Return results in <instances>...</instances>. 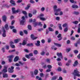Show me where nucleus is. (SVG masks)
Here are the masks:
<instances>
[{
    "label": "nucleus",
    "instance_id": "1",
    "mask_svg": "<svg viewBox=\"0 0 80 80\" xmlns=\"http://www.w3.org/2000/svg\"><path fill=\"white\" fill-rule=\"evenodd\" d=\"M79 72L77 70L75 69L74 70L73 72L72 73V74L77 75V77H80V74H79Z\"/></svg>",
    "mask_w": 80,
    "mask_h": 80
},
{
    "label": "nucleus",
    "instance_id": "2",
    "mask_svg": "<svg viewBox=\"0 0 80 80\" xmlns=\"http://www.w3.org/2000/svg\"><path fill=\"white\" fill-rule=\"evenodd\" d=\"M22 20L20 22V24L22 25H24V23L25 22V17L22 16Z\"/></svg>",
    "mask_w": 80,
    "mask_h": 80
},
{
    "label": "nucleus",
    "instance_id": "3",
    "mask_svg": "<svg viewBox=\"0 0 80 80\" xmlns=\"http://www.w3.org/2000/svg\"><path fill=\"white\" fill-rule=\"evenodd\" d=\"M12 44H14V42L12 41H11L10 42V45L11 47L12 48H15V46H14V45H12Z\"/></svg>",
    "mask_w": 80,
    "mask_h": 80
},
{
    "label": "nucleus",
    "instance_id": "4",
    "mask_svg": "<svg viewBox=\"0 0 80 80\" xmlns=\"http://www.w3.org/2000/svg\"><path fill=\"white\" fill-rule=\"evenodd\" d=\"M2 30H3V33L2 34V37H6V31H5V29L4 28H2Z\"/></svg>",
    "mask_w": 80,
    "mask_h": 80
},
{
    "label": "nucleus",
    "instance_id": "5",
    "mask_svg": "<svg viewBox=\"0 0 80 80\" xmlns=\"http://www.w3.org/2000/svg\"><path fill=\"white\" fill-rule=\"evenodd\" d=\"M57 55L59 57V58H61L62 59L63 58V56H62V54L61 52H57Z\"/></svg>",
    "mask_w": 80,
    "mask_h": 80
},
{
    "label": "nucleus",
    "instance_id": "6",
    "mask_svg": "<svg viewBox=\"0 0 80 80\" xmlns=\"http://www.w3.org/2000/svg\"><path fill=\"white\" fill-rule=\"evenodd\" d=\"M31 37L33 40H35V39H37L38 38L37 37H34V35L32 34L31 35Z\"/></svg>",
    "mask_w": 80,
    "mask_h": 80
},
{
    "label": "nucleus",
    "instance_id": "7",
    "mask_svg": "<svg viewBox=\"0 0 80 80\" xmlns=\"http://www.w3.org/2000/svg\"><path fill=\"white\" fill-rule=\"evenodd\" d=\"M8 71L9 73H13L14 72V70L11 69L10 68H8Z\"/></svg>",
    "mask_w": 80,
    "mask_h": 80
},
{
    "label": "nucleus",
    "instance_id": "8",
    "mask_svg": "<svg viewBox=\"0 0 80 80\" xmlns=\"http://www.w3.org/2000/svg\"><path fill=\"white\" fill-rule=\"evenodd\" d=\"M8 74L6 73H4L2 74V77L3 78H8Z\"/></svg>",
    "mask_w": 80,
    "mask_h": 80
},
{
    "label": "nucleus",
    "instance_id": "9",
    "mask_svg": "<svg viewBox=\"0 0 80 80\" xmlns=\"http://www.w3.org/2000/svg\"><path fill=\"white\" fill-rule=\"evenodd\" d=\"M2 20L4 22H6L7 20V16H2Z\"/></svg>",
    "mask_w": 80,
    "mask_h": 80
},
{
    "label": "nucleus",
    "instance_id": "10",
    "mask_svg": "<svg viewBox=\"0 0 80 80\" xmlns=\"http://www.w3.org/2000/svg\"><path fill=\"white\" fill-rule=\"evenodd\" d=\"M40 42L39 41H37V43H35V45L36 46H37V47H39V46H40Z\"/></svg>",
    "mask_w": 80,
    "mask_h": 80
},
{
    "label": "nucleus",
    "instance_id": "11",
    "mask_svg": "<svg viewBox=\"0 0 80 80\" xmlns=\"http://www.w3.org/2000/svg\"><path fill=\"white\" fill-rule=\"evenodd\" d=\"M10 3L12 4V5H15V1L13 0H11L10 1Z\"/></svg>",
    "mask_w": 80,
    "mask_h": 80
},
{
    "label": "nucleus",
    "instance_id": "12",
    "mask_svg": "<svg viewBox=\"0 0 80 80\" xmlns=\"http://www.w3.org/2000/svg\"><path fill=\"white\" fill-rule=\"evenodd\" d=\"M20 39L18 38L14 40V42L15 43H17L20 42Z\"/></svg>",
    "mask_w": 80,
    "mask_h": 80
},
{
    "label": "nucleus",
    "instance_id": "13",
    "mask_svg": "<svg viewBox=\"0 0 80 80\" xmlns=\"http://www.w3.org/2000/svg\"><path fill=\"white\" fill-rule=\"evenodd\" d=\"M54 44L55 45H56V46H57V47H62V45L60 44H58L56 43H54Z\"/></svg>",
    "mask_w": 80,
    "mask_h": 80
},
{
    "label": "nucleus",
    "instance_id": "14",
    "mask_svg": "<svg viewBox=\"0 0 80 80\" xmlns=\"http://www.w3.org/2000/svg\"><path fill=\"white\" fill-rule=\"evenodd\" d=\"M72 8H78V6L76 5H73L72 6Z\"/></svg>",
    "mask_w": 80,
    "mask_h": 80
},
{
    "label": "nucleus",
    "instance_id": "15",
    "mask_svg": "<svg viewBox=\"0 0 80 80\" xmlns=\"http://www.w3.org/2000/svg\"><path fill=\"white\" fill-rule=\"evenodd\" d=\"M30 5H31L30 4H28L27 5V7L25 8V10H28L29 9V8L30 7Z\"/></svg>",
    "mask_w": 80,
    "mask_h": 80
},
{
    "label": "nucleus",
    "instance_id": "16",
    "mask_svg": "<svg viewBox=\"0 0 80 80\" xmlns=\"http://www.w3.org/2000/svg\"><path fill=\"white\" fill-rule=\"evenodd\" d=\"M78 63V62H77V61H76L74 62V64H73V66L76 67V66H77Z\"/></svg>",
    "mask_w": 80,
    "mask_h": 80
},
{
    "label": "nucleus",
    "instance_id": "17",
    "mask_svg": "<svg viewBox=\"0 0 80 80\" xmlns=\"http://www.w3.org/2000/svg\"><path fill=\"white\" fill-rule=\"evenodd\" d=\"M26 46L27 47H33V44L32 43H28Z\"/></svg>",
    "mask_w": 80,
    "mask_h": 80
},
{
    "label": "nucleus",
    "instance_id": "18",
    "mask_svg": "<svg viewBox=\"0 0 80 80\" xmlns=\"http://www.w3.org/2000/svg\"><path fill=\"white\" fill-rule=\"evenodd\" d=\"M27 43V41H25V40H24L22 43V45L25 46V45H26Z\"/></svg>",
    "mask_w": 80,
    "mask_h": 80
},
{
    "label": "nucleus",
    "instance_id": "19",
    "mask_svg": "<svg viewBox=\"0 0 80 80\" xmlns=\"http://www.w3.org/2000/svg\"><path fill=\"white\" fill-rule=\"evenodd\" d=\"M6 30H8V25L7 24H6L4 26Z\"/></svg>",
    "mask_w": 80,
    "mask_h": 80
},
{
    "label": "nucleus",
    "instance_id": "20",
    "mask_svg": "<svg viewBox=\"0 0 80 80\" xmlns=\"http://www.w3.org/2000/svg\"><path fill=\"white\" fill-rule=\"evenodd\" d=\"M48 30L49 32H53L54 30L51 27H49L48 28Z\"/></svg>",
    "mask_w": 80,
    "mask_h": 80
},
{
    "label": "nucleus",
    "instance_id": "21",
    "mask_svg": "<svg viewBox=\"0 0 80 80\" xmlns=\"http://www.w3.org/2000/svg\"><path fill=\"white\" fill-rule=\"evenodd\" d=\"M18 59H19V58L18 56H16L15 57L14 59V62H17L18 60Z\"/></svg>",
    "mask_w": 80,
    "mask_h": 80
},
{
    "label": "nucleus",
    "instance_id": "22",
    "mask_svg": "<svg viewBox=\"0 0 80 80\" xmlns=\"http://www.w3.org/2000/svg\"><path fill=\"white\" fill-rule=\"evenodd\" d=\"M38 71L37 69H36L34 71V74L35 75H37V74H38Z\"/></svg>",
    "mask_w": 80,
    "mask_h": 80
},
{
    "label": "nucleus",
    "instance_id": "23",
    "mask_svg": "<svg viewBox=\"0 0 80 80\" xmlns=\"http://www.w3.org/2000/svg\"><path fill=\"white\" fill-rule=\"evenodd\" d=\"M58 78V77L57 76H53L52 78V79L51 80H56L57 78Z\"/></svg>",
    "mask_w": 80,
    "mask_h": 80
},
{
    "label": "nucleus",
    "instance_id": "24",
    "mask_svg": "<svg viewBox=\"0 0 80 80\" xmlns=\"http://www.w3.org/2000/svg\"><path fill=\"white\" fill-rule=\"evenodd\" d=\"M6 72H7V69H4L1 73H6Z\"/></svg>",
    "mask_w": 80,
    "mask_h": 80
},
{
    "label": "nucleus",
    "instance_id": "25",
    "mask_svg": "<svg viewBox=\"0 0 80 80\" xmlns=\"http://www.w3.org/2000/svg\"><path fill=\"white\" fill-rule=\"evenodd\" d=\"M53 8L54 10V12H55V11L57 10V5H55L54 6Z\"/></svg>",
    "mask_w": 80,
    "mask_h": 80
},
{
    "label": "nucleus",
    "instance_id": "26",
    "mask_svg": "<svg viewBox=\"0 0 80 80\" xmlns=\"http://www.w3.org/2000/svg\"><path fill=\"white\" fill-rule=\"evenodd\" d=\"M62 10V9L61 8H59L57 9L55 11V12H60Z\"/></svg>",
    "mask_w": 80,
    "mask_h": 80
},
{
    "label": "nucleus",
    "instance_id": "27",
    "mask_svg": "<svg viewBox=\"0 0 80 80\" xmlns=\"http://www.w3.org/2000/svg\"><path fill=\"white\" fill-rule=\"evenodd\" d=\"M47 67L49 69H51V68H52V65H48L47 66Z\"/></svg>",
    "mask_w": 80,
    "mask_h": 80
},
{
    "label": "nucleus",
    "instance_id": "28",
    "mask_svg": "<svg viewBox=\"0 0 80 80\" xmlns=\"http://www.w3.org/2000/svg\"><path fill=\"white\" fill-rule=\"evenodd\" d=\"M12 12L13 13H15V8H12Z\"/></svg>",
    "mask_w": 80,
    "mask_h": 80
},
{
    "label": "nucleus",
    "instance_id": "29",
    "mask_svg": "<svg viewBox=\"0 0 80 80\" xmlns=\"http://www.w3.org/2000/svg\"><path fill=\"white\" fill-rule=\"evenodd\" d=\"M38 22H36L33 23L34 24V27H35L37 26V25H38Z\"/></svg>",
    "mask_w": 80,
    "mask_h": 80
},
{
    "label": "nucleus",
    "instance_id": "30",
    "mask_svg": "<svg viewBox=\"0 0 80 80\" xmlns=\"http://www.w3.org/2000/svg\"><path fill=\"white\" fill-rule=\"evenodd\" d=\"M39 18L40 20H42V21H45V20H46V18L43 17L40 18Z\"/></svg>",
    "mask_w": 80,
    "mask_h": 80
},
{
    "label": "nucleus",
    "instance_id": "31",
    "mask_svg": "<svg viewBox=\"0 0 80 80\" xmlns=\"http://www.w3.org/2000/svg\"><path fill=\"white\" fill-rule=\"evenodd\" d=\"M28 28L29 30H32V26L30 25H28Z\"/></svg>",
    "mask_w": 80,
    "mask_h": 80
},
{
    "label": "nucleus",
    "instance_id": "32",
    "mask_svg": "<svg viewBox=\"0 0 80 80\" xmlns=\"http://www.w3.org/2000/svg\"><path fill=\"white\" fill-rule=\"evenodd\" d=\"M44 16V15L43 14H40L38 16V17L40 18H42Z\"/></svg>",
    "mask_w": 80,
    "mask_h": 80
},
{
    "label": "nucleus",
    "instance_id": "33",
    "mask_svg": "<svg viewBox=\"0 0 80 80\" xmlns=\"http://www.w3.org/2000/svg\"><path fill=\"white\" fill-rule=\"evenodd\" d=\"M33 53L34 55H37L38 54V51L37 50H35L33 51Z\"/></svg>",
    "mask_w": 80,
    "mask_h": 80
},
{
    "label": "nucleus",
    "instance_id": "34",
    "mask_svg": "<svg viewBox=\"0 0 80 80\" xmlns=\"http://www.w3.org/2000/svg\"><path fill=\"white\" fill-rule=\"evenodd\" d=\"M13 55H11V56H9L7 57V58H11V59H12L13 58Z\"/></svg>",
    "mask_w": 80,
    "mask_h": 80
},
{
    "label": "nucleus",
    "instance_id": "35",
    "mask_svg": "<svg viewBox=\"0 0 80 80\" xmlns=\"http://www.w3.org/2000/svg\"><path fill=\"white\" fill-rule=\"evenodd\" d=\"M62 27H68V24H67V23H66L63 25Z\"/></svg>",
    "mask_w": 80,
    "mask_h": 80
},
{
    "label": "nucleus",
    "instance_id": "36",
    "mask_svg": "<svg viewBox=\"0 0 80 80\" xmlns=\"http://www.w3.org/2000/svg\"><path fill=\"white\" fill-rule=\"evenodd\" d=\"M45 52L44 51H42L40 53V54L42 56L43 55H45Z\"/></svg>",
    "mask_w": 80,
    "mask_h": 80
},
{
    "label": "nucleus",
    "instance_id": "37",
    "mask_svg": "<svg viewBox=\"0 0 80 80\" xmlns=\"http://www.w3.org/2000/svg\"><path fill=\"white\" fill-rule=\"evenodd\" d=\"M74 14H75V15H79L80 14V13L78 12H76V11H74Z\"/></svg>",
    "mask_w": 80,
    "mask_h": 80
},
{
    "label": "nucleus",
    "instance_id": "38",
    "mask_svg": "<svg viewBox=\"0 0 80 80\" xmlns=\"http://www.w3.org/2000/svg\"><path fill=\"white\" fill-rule=\"evenodd\" d=\"M40 76L41 77H43L45 76V74H43V73H41L40 74Z\"/></svg>",
    "mask_w": 80,
    "mask_h": 80
},
{
    "label": "nucleus",
    "instance_id": "39",
    "mask_svg": "<svg viewBox=\"0 0 80 80\" xmlns=\"http://www.w3.org/2000/svg\"><path fill=\"white\" fill-rule=\"evenodd\" d=\"M58 65L60 67L62 66V63L60 62H58Z\"/></svg>",
    "mask_w": 80,
    "mask_h": 80
},
{
    "label": "nucleus",
    "instance_id": "40",
    "mask_svg": "<svg viewBox=\"0 0 80 80\" xmlns=\"http://www.w3.org/2000/svg\"><path fill=\"white\" fill-rule=\"evenodd\" d=\"M30 3H35V1H33V0H30L29 1Z\"/></svg>",
    "mask_w": 80,
    "mask_h": 80
},
{
    "label": "nucleus",
    "instance_id": "41",
    "mask_svg": "<svg viewBox=\"0 0 80 80\" xmlns=\"http://www.w3.org/2000/svg\"><path fill=\"white\" fill-rule=\"evenodd\" d=\"M30 73L31 75V77H34L33 76V71H31Z\"/></svg>",
    "mask_w": 80,
    "mask_h": 80
},
{
    "label": "nucleus",
    "instance_id": "42",
    "mask_svg": "<svg viewBox=\"0 0 80 80\" xmlns=\"http://www.w3.org/2000/svg\"><path fill=\"white\" fill-rule=\"evenodd\" d=\"M73 23H74V24H77L78 23V21H74L72 22Z\"/></svg>",
    "mask_w": 80,
    "mask_h": 80
},
{
    "label": "nucleus",
    "instance_id": "43",
    "mask_svg": "<svg viewBox=\"0 0 80 80\" xmlns=\"http://www.w3.org/2000/svg\"><path fill=\"white\" fill-rule=\"evenodd\" d=\"M37 12V10H34L33 12V15H35Z\"/></svg>",
    "mask_w": 80,
    "mask_h": 80
},
{
    "label": "nucleus",
    "instance_id": "44",
    "mask_svg": "<svg viewBox=\"0 0 80 80\" xmlns=\"http://www.w3.org/2000/svg\"><path fill=\"white\" fill-rule=\"evenodd\" d=\"M68 29L67 28H66L64 30V32H67V31H68Z\"/></svg>",
    "mask_w": 80,
    "mask_h": 80
},
{
    "label": "nucleus",
    "instance_id": "45",
    "mask_svg": "<svg viewBox=\"0 0 80 80\" xmlns=\"http://www.w3.org/2000/svg\"><path fill=\"white\" fill-rule=\"evenodd\" d=\"M48 43H50L52 41V39L50 38H49L48 39Z\"/></svg>",
    "mask_w": 80,
    "mask_h": 80
},
{
    "label": "nucleus",
    "instance_id": "46",
    "mask_svg": "<svg viewBox=\"0 0 80 80\" xmlns=\"http://www.w3.org/2000/svg\"><path fill=\"white\" fill-rule=\"evenodd\" d=\"M70 1L71 3H76L77 2H75L73 0H70Z\"/></svg>",
    "mask_w": 80,
    "mask_h": 80
},
{
    "label": "nucleus",
    "instance_id": "47",
    "mask_svg": "<svg viewBox=\"0 0 80 80\" xmlns=\"http://www.w3.org/2000/svg\"><path fill=\"white\" fill-rule=\"evenodd\" d=\"M25 57H26V58H28V59H30V58L29 55H28L27 54L25 55Z\"/></svg>",
    "mask_w": 80,
    "mask_h": 80
},
{
    "label": "nucleus",
    "instance_id": "48",
    "mask_svg": "<svg viewBox=\"0 0 80 80\" xmlns=\"http://www.w3.org/2000/svg\"><path fill=\"white\" fill-rule=\"evenodd\" d=\"M57 70L59 72H61V71H62V68L60 67H59L58 68Z\"/></svg>",
    "mask_w": 80,
    "mask_h": 80
},
{
    "label": "nucleus",
    "instance_id": "49",
    "mask_svg": "<svg viewBox=\"0 0 80 80\" xmlns=\"http://www.w3.org/2000/svg\"><path fill=\"white\" fill-rule=\"evenodd\" d=\"M22 13H23V14H24V15H27V12H26V11H23L22 12Z\"/></svg>",
    "mask_w": 80,
    "mask_h": 80
},
{
    "label": "nucleus",
    "instance_id": "50",
    "mask_svg": "<svg viewBox=\"0 0 80 80\" xmlns=\"http://www.w3.org/2000/svg\"><path fill=\"white\" fill-rule=\"evenodd\" d=\"M17 77V75L15 74H13L12 75L11 77L12 78H15V77Z\"/></svg>",
    "mask_w": 80,
    "mask_h": 80
},
{
    "label": "nucleus",
    "instance_id": "51",
    "mask_svg": "<svg viewBox=\"0 0 80 80\" xmlns=\"http://www.w3.org/2000/svg\"><path fill=\"white\" fill-rule=\"evenodd\" d=\"M35 60V58L34 57H32L30 59V60H31V61H33Z\"/></svg>",
    "mask_w": 80,
    "mask_h": 80
},
{
    "label": "nucleus",
    "instance_id": "52",
    "mask_svg": "<svg viewBox=\"0 0 80 80\" xmlns=\"http://www.w3.org/2000/svg\"><path fill=\"white\" fill-rule=\"evenodd\" d=\"M50 59H46V61H47V62H48V63H50Z\"/></svg>",
    "mask_w": 80,
    "mask_h": 80
},
{
    "label": "nucleus",
    "instance_id": "53",
    "mask_svg": "<svg viewBox=\"0 0 80 80\" xmlns=\"http://www.w3.org/2000/svg\"><path fill=\"white\" fill-rule=\"evenodd\" d=\"M20 9H18L16 11L15 13H18V12H20Z\"/></svg>",
    "mask_w": 80,
    "mask_h": 80
},
{
    "label": "nucleus",
    "instance_id": "54",
    "mask_svg": "<svg viewBox=\"0 0 80 80\" xmlns=\"http://www.w3.org/2000/svg\"><path fill=\"white\" fill-rule=\"evenodd\" d=\"M23 32L25 34H28V32L26 30H24Z\"/></svg>",
    "mask_w": 80,
    "mask_h": 80
},
{
    "label": "nucleus",
    "instance_id": "55",
    "mask_svg": "<svg viewBox=\"0 0 80 80\" xmlns=\"http://www.w3.org/2000/svg\"><path fill=\"white\" fill-rule=\"evenodd\" d=\"M74 53L75 54H77L78 53V51L77 50H75L74 51Z\"/></svg>",
    "mask_w": 80,
    "mask_h": 80
},
{
    "label": "nucleus",
    "instance_id": "56",
    "mask_svg": "<svg viewBox=\"0 0 80 80\" xmlns=\"http://www.w3.org/2000/svg\"><path fill=\"white\" fill-rule=\"evenodd\" d=\"M61 24H59V29L60 30H62V26H61Z\"/></svg>",
    "mask_w": 80,
    "mask_h": 80
},
{
    "label": "nucleus",
    "instance_id": "57",
    "mask_svg": "<svg viewBox=\"0 0 80 80\" xmlns=\"http://www.w3.org/2000/svg\"><path fill=\"white\" fill-rule=\"evenodd\" d=\"M38 25L39 26H40V27H42L43 26V25L42 24H41V22H39L38 23Z\"/></svg>",
    "mask_w": 80,
    "mask_h": 80
},
{
    "label": "nucleus",
    "instance_id": "58",
    "mask_svg": "<svg viewBox=\"0 0 80 80\" xmlns=\"http://www.w3.org/2000/svg\"><path fill=\"white\" fill-rule=\"evenodd\" d=\"M20 34L21 36H23V32L20 31Z\"/></svg>",
    "mask_w": 80,
    "mask_h": 80
},
{
    "label": "nucleus",
    "instance_id": "59",
    "mask_svg": "<svg viewBox=\"0 0 80 80\" xmlns=\"http://www.w3.org/2000/svg\"><path fill=\"white\" fill-rule=\"evenodd\" d=\"M70 50H71V49L69 48L66 49V51L67 52H69Z\"/></svg>",
    "mask_w": 80,
    "mask_h": 80
},
{
    "label": "nucleus",
    "instance_id": "60",
    "mask_svg": "<svg viewBox=\"0 0 80 80\" xmlns=\"http://www.w3.org/2000/svg\"><path fill=\"white\" fill-rule=\"evenodd\" d=\"M12 32L14 33H16L17 32V30L15 29H13L12 30Z\"/></svg>",
    "mask_w": 80,
    "mask_h": 80
},
{
    "label": "nucleus",
    "instance_id": "61",
    "mask_svg": "<svg viewBox=\"0 0 80 80\" xmlns=\"http://www.w3.org/2000/svg\"><path fill=\"white\" fill-rule=\"evenodd\" d=\"M14 23H15V20L12 21L11 23V25H13V24H14Z\"/></svg>",
    "mask_w": 80,
    "mask_h": 80
},
{
    "label": "nucleus",
    "instance_id": "62",
    "mask_svg": "<svg viewBox=\"0 0 80 80\" xmlns=\"http://www.w3.org/2000/svg\"><path fill=\"white\" fill-rule=\"evenodd\" d=\"M56 20H60V17H56Z\"/></svg>",
    "mask_w": 80,
    "mask_h": 80
},
{
    "label": "nucleus",
    "instance_id": "63",
    "mask_svg": "<svg viewBox=\"0 0 80 80\" xmlns=\"http://www.w3.org/2000/svg\"><path fill=\"white\" fill-rule=\"evenodd\" d=\"M43 30V29L42 28H40V29H38V31L39 32H42Z\"/></svg>",
    "mask_w": 80,
    "mask_h": 80
},
{
    "label": "nucleus",
    "instance_id": "64",
    "mask_svg": "<svg viewBox=\"0 0 80 80\" xmlns=\"http://www.w3.org/2000/svg\"><path fill=\"white\" fill-rule=\"evenodd\" d=\"M78 33H80V28H79L78 29Z\"/></svg>",
    "mask_w": 80,
    "mask_h": 80
}]
</instances>
